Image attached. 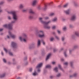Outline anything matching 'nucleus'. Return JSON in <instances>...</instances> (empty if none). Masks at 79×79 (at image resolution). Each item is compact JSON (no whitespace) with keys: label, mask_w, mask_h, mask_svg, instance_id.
<instances>
[{"label":"nucleus","mask_w":79,"mask_h":79,"mask_svg":"<svg viewBox=\"0 0 79 79\" xmlns=\"http://www.w3.org/2000/svg\"><path fill=\"white\" fill-rule=\"evenodd\" d=\"M8 32L9 35H10V37H11L13 38V39H15V38H16V35H15L13 34L12 33L10 32V31H9Z\"/></svg>","instance_id":"nucleus-9"},{"label":"nucleus","mask_w":79,"mask_h":79,"mask_svg":"<svg viewBox=\"0 0 79 79\" xmlns=\"http://www.w3.org/2000/svg\"><path fill=\"white\" fill-rule=\"evenodd\" d=\"M42 65H43V63H40L38 64L36 67V69H39L42 66Z\"/></svg>","instance_id":"nucleus-11"},{"label":"nucleus","mask_w":79,"mask_h":79,"mask_svg":"<svg viewBox=\"0 0 79 79\" xmlns=\"http://www.w3.org/2000/svg\"><path fill=\"white\" fill-rule=\"evenodd\" d=\"M70 66L72 69H74V61H71L70 62Z\"/></svg>","instance_id":"nucleus-10"},{"label":"nucleus","mask_w":79,"mask_h":79,"mask_svg":"<svg viewBox=\"0 0 79 79\" xmlns=\"http://www.w3.org/2000/svg\"><path fill=\"white\" fill-rule=\"evenodd\" d=\"M27 64H28V62H27V61H26L24 64V65H25V66H26L27 65Z\"/></svg>","instance_id":"nucleus-38"},{"label":"nucleus","mask_w":79,"mask_h":79,"mask_svg":"<svg viewBox=\"0 0 79 79\" xmlns=\"http://www.w3.org/2000/svg\"><path fill=\"white\" fill-rule=\"evenodd\" d=\"M23 37L24 38L22 39V37H19V39L21 42L23 41L24 42H26V40H27V35L26 34H24L23 35Z\"/></svg>","instance_id":"nucleus-5"},{"label":"nucleus","mask_w":79,"mask_h":79,"mask_svg":"<svg viewBox=\"0 0 79 79\" xmlns=\"http://www.w3.org/2000/svg\"><path fill=\"white\" fill-rule=\"evenodd\" d=\"M79 48V45L77 44H76L74 45L73 46V50H76L77 48Z\"/></svg>","instance_id":"nucleus-16"},{"label":"nucleus","mask_w":79,"mask_h":79,"mask_svg":"<svg viewBox=\"0 0 79 79\" xmlns=\"http://www.w3.org/2000/svg\"><path fill=\"white\" fill-rule=\"evenodd\" d=\"M66 27H64L63 28V31H66Z\"/></svg>","instance_id":"nucleus-45"},{"label":"nucleus","mask_w":79,"mask_h":79,"mask_svg":"<svg viewBox=\"0 0 79 79\" xmlns=\"http://www.w3.org/2000/svg\"><path fill=\"white\" fill-rule=\"evenodd\" d=\"M37 2V0H34V1H33L32 3V6H35V5H36Z\"/></svg>","instance_id":"nucleus-17"},{"label":"nucleus","mask_w":79,"mask_h":79,"mask_svg":"<svg viewBox=\"0 0 79 79\" xmlns=\"http://www.w3.org/2000/svg\"><path fill=\"white\" fill-rule=\"evenodd\" d=\"M57 51V49L54 48L53 49V52H56Z\"/></svg>","instance_id":"nucleus-50"},{"label":"nucleus","mask_w":79,"mask_h":79,"mask_svg":"<svg viewBox=\"0 0 79 79\" xmlns=\"http://www.w3.org/2000/svg\"><path fill=\"white\" fill-rule=\"evenodd\" d=\"M55 15V14L54 13H51L50 14V16H54Z\"/></svg>","instance_id":"nucleus-49"},{"label":"nucleus","mask_w":79,"mask_h":79,"mask_svg":"<svg viewBox=\"0 0 79 79\" xmlns=\"http://www.w3.org/2000/svg\"><path fill=\"white\" fill-rule=\"evenodd\" d=\"M55 37L57 40H60V38L59 37L57 36H55Z\"/></svg>","instance_id":"nucleus-43"},{"label":"nucleus","mask_w":79,"mask_h":79,"mask_svg":"<svg viewBox=\"0 0 79 79\" xmlns=\"http://www.w3.org/2000/svg\"><path fill=\"white\" fill-rule=\"evenodd\" d=\"M61 61L63 62H64L65 61L64 59L63 58L61 59Z\"/></svg>","instance_id":"nucleus-55"},{"label":"nucleus","mask_w":79,"mask_h":79,"mask_svg":"<svg viewBox=\"0 0 79 79\" xmlns=\"http://www.w3.org/2000/svg\"><path fill=\"white\" fill-rule=\"evenodd\" d=\"M13 64V65H16V59L15 58H13L12 59Z\"/></svg>","instance_id":"nucleus-21"},{"label":"nucleus","mask_w":79,"mask_h":79,"mask_svg":"<svg viewBox=\"0 0 79 79\" xmlns=\"http://www.w3.org/2000/svg\"><path fill=\"white\" fill-rule=\"evenodd\" d=\"M53 40H54V38H53V37L51 38L50 39V41H51V42H52V41H53Z\"/></svg>","instance_id":"nucleus-48"},{"label":"nucleus","mask_w":79,"mask_h":79,"mask_svg":"<svg viewBox=\"0 0 79 79\" xmlns=\"http://www.w3.org/2000/svg\"><path fill=\"white\" fill-rule=\"evenodd\" d=\"M51 55H52V54L50 53L48 54L47 57L46 58V61H47V60H48V59L50 57V56H51Z\"/></svg>","instance_id":"nucleus-22"},{"label":"nucleus","mask_w":79,"mask_h":79,"mask_svg":"<svg viewBox=\"0 0 79 79\" xmlns=\"http://www.w3.org/2000/svg\"><path fill=\"white\" fill-rule=\"evenodd\" d=\"M43 18H39V20L40 22L44 25V27L45 29H50V27L48 26V24L50 23H51L52 21H49L48 22L43 21Z\"/></svg>","instance_id":"nucleus-2"},{"label":"nucleus","mask_w":79,"mask_h":79,"mask_svg":"<svg viewBox=\"0 0 79 79\" xmlns=\"http://www.w3.org/2000/svg\"><path fill=\"white\" fill-rule=\"evenodd\" d=\"M29 70L30 72H32V68H30L29 69Z\"/></svg>","instance_id":"nucleus-51"},{"label":"nucleus","mask_w":79,"mask_h":79,"mask_svg":"<svg viewBox=\"0 0 79 79\" xmlns=\"http://www.w3.org/2000/svg\"><path fill=\"white\" fill-rule=\"evenodd\" d=\"M3 30V28H0V32H2Z\"/></svg>","instance_id":"nucleus-63"},{"label":"nucleus","mask_w":79,"mask_h":79,"mask_svg":"<svg viewBox=\"0 0 79 79\" xmlns=\"http://www.w3.org/2000/svg\"><path fill=\"white\" fill-rule=\"evenodd\" d=\"M41 2L42 3H43V4L44 5V6L43 8V10H44V11H46L47 9V5L45 3V2H44V0H42Z\"/></svg>","instance_id":"nucleus-8"},{"label":"nucleus","mask_w":79,"mask_h":79,"mask_svg":"<svg viewBox=\"0 0 79 79\" xmlns=\"http://www.w3.org/2000/svg\"><path fill=\"white\" fill-rule=\"evenodd\" d=\"M2 12H3V10L2 9V7L1 6H0V15Z\"/></svg>","instance_id":"nucleus-37"},{"label":"nucleus","mask_w":79,"mask_h":79,"mask_svg":"<svg viewBox=\"0 0 79 79\" xmlns=\"http://www.w3.org/2000/svg\"><path fill=\"white\" fill-rule=\"evenodd\" d=\"M57 33H58V34H60V31L58 30H57Z\"/></svg>","instance_id":"nucleus-57"},{"label":"nucleus","mask_w":79,"mask_h":79,"mask_svg":"<svg viewBox=\"0 0 79 79\" xmlns=\"http://www.w3.org/2000/svg\"><path fill=\"white\" fill-rule=\"evenodd\" d=\"M51 68V66L50 65H47L46 66V68Z\"/></svg>","instance_id":"nucleus-36"},{"label":"nucleus","mask_w":79,"mask_h":79,"mask_svg":"<svg viewBox=\"0 0 79 79\" xmlns=\"http://www.w3.org/2000/svg\"><path fill=\"white\" fill-rule=\"evenodd\" d=\"M35 48V44L34 43H32L30 44L28 47V48L29 50H32Z\"/></svg>","instance_id":"nucleus-7"},{"label":"nucleus","mask_w":79,"mask_h":79,"mask_svg":"<svg viewBox=\"0 0 79 79\" xmlns=\"http://www.w3.org/2000/svg\"><path fill=\"white\" fill-rule=\"evenodd\" d=\"M64 12L66 15H69V9H68L66 10H64Z\"/></svg>","instance_id":"nucleus-13"},{"label":"nucleus","mask_w":79,"mask_h":79,"mask_svg":"<svg viewBox=\"0 0 79 79\" xmlns=\"http://www.w3.org/2000/svg\"><path fill=\"white\" fill-rule=\"evenodd\" d=\"M40 44H41V42L40 40H38L37 42V47L39 48L40 47Z\"/></svg>","instance_id":"nucleus-23"},{"label":"nucleus","mask_w":79,"mask_h":79,"mask_svg":"<svg viewBox=\"0 0 79 79\" xmlns=\"http://www.w3.org/2000/svg\"><path fill=\"white\" fill-rule=\"evenodd\" d=\"M52 64H53L54 65V64H55V63H56V62L54 61H53L52 62Z\"/></svg>","instance_id":"nucleus-59"},{"label":"nucleus","mask_w":79,"mask_h":79,"mask_svg":"<svg viewBox=\"0 0 79 79\" xmlns=\"http://www.w3.org/2000/svg\"><path fill=\"white\" fill-rule=\"evenodd\" d=\"M22 11H23V12L24 13H25V12H26V11H27V10H22Z\"/></svg>","instance_id":"nucleus-56"},{"label":"nucleus","mask_w":79,"mask_h":79,"mask_svg":"<svg viewBox=\"0 0 79 79\" xmlns=\"http://www.w3.org/2000/svg\"><path fill=\"white\" fill-rule=\"evenodd\" d=\"M19 8H20V9L23 8H24V6H23V5L21 4V5H20Z\"/></svg>","instance_id":"nucleus-39"},{"label":"nucleus","mask_w":79,"mask_h":79,"mask_svg":"<svg viewBox=\"0 0 79 79\" xmlns=\"http://www.w3.org/2000/svg\"><path fill=\"white\" fill-rule=\"evenodd\" d=\"M41 55L42 56H44L46 54L45 51L44 49H42L41 50Z\"/></svg>","instance_id":"nucleus-12"},{"label":"nucleus","mask_w":79,"mask_h":79,"mask_svg":"<svg viewBox=\"0 0 79 79\" xmlns=\"http://www.w3.org/2000/svg\"><path fill=\"white\" fill-rule=\"evenodd\" d=\"M68 64V62H66L64 63H63L64 65H65V66H67Z\"/></svg>","instance_id":"nucleus-41"},{"label":"nucleus","mask_w":79,"mask_h":79,"mask_svg":"<svg viewBox=\"0 0 79 79\" xmlns=\"http://www.w3.org/2000/svg\"><path fill=\"white\" fill-rule=\"evenodd\" d=\"M47 73V69H45L44 70V73Z\"/></svg>","instance_id":"nucleus-58"},{"label":"nucleus","mask_w":79,"mask_h":79,"mask_svg":"<svg viewBox=\"0 0 79 79\" xmlns=\"http://www.w3.org/2000/svg\"><path fill=\"white\" fill-rule=\"evenodd\" d=\"M29 13H30L31 14L30 15H35V12L33 11V10H32L31 9L29 10Z\"/></svg>","instance_id":"nucleus-19"},{"label":"nucleus","mask_w":79,"mask_h":79,"mask_svg":"<svg viewBox=\"0 0 79 79\" xmlns=\"http://www.w3.org/2000/svg\"><path fill=\"white\" fill-rule=\"evenodd\" d=\"M73 49H70L69 50V55H71L72 54V53H73Z\"/></svg>","instance_id":"nucleus-33"},{"label":"nucleus","mask_w":79,"mask_h":79,"mask_svg":"<svg viewBox=\"0 0 79 79\" xmlns=\"http://www.w3.org/2000/svg\"><path fill=\"white\" fill-rule=\"evenodd\" d=\"M58 68L60 69V70H61L63 73H64V69H63V68L61 67V66L60 64H59L58 65Z\"/></svg>","instance_id":"nucleus-18"},{"label":"nucleus","mask_w":79,"mask_h":79,"mask_svg":"<svg viewBox=\"0 0 79 79\" xmlns=\"http://www.w3.org/2000/svg\"><path fill=\"white\" fill-rule=\"evenodd\" d=\"M61 39L62 41H64V39H65V37L64 36L62 37Z\"/></svg>","instance_id":"nucleus-40"},{"label":"nucleus","mask_w":79,"mask_h":79,"mask_svg":"<svg viewBox=\"0 0 79 79\" xmlns=\"http://www.w3.org/2000/svg\"><path fill=\"white\" fill-rule=\"evenodd\" d=\"M56 76L57 77H60V76H61V74L60 73H58L56 75Z\"/></svg>","instance_id":"nucleus-34"},{"label":"nucleus","mask_w":79,"mask_h":79,"mask_svg":"<svg viewBox=\"0 0 79 79\" xmlns=\"http://www.w3.org/2000/svg\"><path fill=\"white\" fill-rule=\"evenodd\" d=\"M27 60V56H26L25 57H24L23 58V61H26V60Z\"/></svg>","instance_id":"nucleus-29"},{"label":"nucleus","mask_w":79,"mask_h":79,"mask_svg":"<svg viewBox=\"0 0 79 79\" xmlns=\"http://www.w3.org/2000/svg\"><path fill=\"white\" fill-rule=\"evenodd\" d=\"M77 16L76 14H73L72 16H71L70 19V21H72L73 22H74V21H75L76 20Z\"/></svg>","instance_id":"nucleus-6"},{"label":"nucleus","mask_w":79,"mask_h":79,"mask_svg":"<svg viewBox=\"0 0 79 79\" xmlns=\"http://www.w3.org/2000/svg\"><path fill=\"white\" fill-rule=\"evenodd\" d=\"M74 34L77 36L79 37V31H75L74 32Z\"/></svg>","instance_id":"nucleus-15"},{"label":"nucleus","mask_w":79,"mask_h":79,"mask_svg":"<svg viewBox=\"0 0 79 79\" xmlns=\"http://www.w3.org/2000/svg\"><path fill=\"white\" fill-rule=\"evenodd\" d=\"M52 22H56V21H57V18L55 17L52 19Z\"/></svg>","instance_id":"nucleus-25"},{"label":"nucleus","mask_w":79,"mask_h":79,"mask_svg":"<svg viewBox=\"0 0 79 79\" xmlns=\"http://www.w3.org/2000/svg\"><path fill=\"white\" fill-rule=\"evenodd\" d=\"M28 18L29 20H32V19H33L34 18V15H30L29 16Z\"/></svg>","instance_id":"nucleus-14"},{"label":"nucleus","mask_w":79,"mask_h":79,"mask_svg":"<svg viewBox=\"0 0 79 79\" xmlns=\"http://www.w3.org/2000/svg\"><path fill=\"white\" fill-rule=\"evenodd\" d=\"M1 54L2 55V56H4V54L3 53V52H2V51L1 52Z\"/></svg>","instance_id":"nucleus-60"},{"label":"nucleus","mask_w":79,"mask_h":79,"mask_svg":"<svg viewBox=\"0 0 79 79\" xmlns=\"http://www.w3.org/2000/svg\"><path fill=\"white\" fill-rule=\"evenodd\" d=\"M54 71L56 72L57 73L58 71V68L57 67H56L54 69Z\"/></svg>","instance_id":"nucleus-31"},{"label":"nucleus","mask_w":79,"mask_h":79,"mask_svg":"<svg viewBox=\"0 0 79 79\" xmlns=\"http://www.w3.org/2000/svg\"><path fill=\"white\" fill-rule=\"evenodd\" d=\"M76 36H77L74 34L72 35L71 37L73 39H75L76 38Z\"/></svg>","instance_id":"nucleus-27"},{"label":"nucleus","mask_w":79,"mask_h":79,"mask_svg":"<svg viewBox=\"0 0 79 79\" xmlns=\"http://www.w3.org/2000/svg\"><path fill=\"white\" fill-rule=\"evenodd\" d=\"M73 77H77V73H75L73 74Z\"/></svg>","instance_id":"nucleus-30"},{"label":"nucleus","mask_w":79,"mask_h":79,"mask_svg":"<svg viewBox=\"0 0 79 79\" xmlns=\"http://www.w3.org/2000/svg\"><path fill=\"white\" fill-rule=\"evenodd\" d=\"M35 34L37 37L40 38H43L45 37L44 31L41 30H36L35 31Z\"/></svg>","instance_id":"nucleus-3"},{"label":"nucleus","mask_w":79,"mask_h":79,"mask_svg":"<svg viewBox=\"0 0 79 79\" xmlns=\"http://www.w3.org/2000/svg\"><path fill=\"white\" fill-rule=\"evenodd\" d=\"M5 76V73H4L0 75V78H3Z\"/></svg>","instance_id":"nucleus-26"},{"label":"nucleus","mask_w":79,"mask_h":79,"mask_svg":"<svg viewBox=\"0 0 79 79\" xmlns=\"http://www.w3.org/2000/svg\"><path fill=\"white\" fill-rule=\"evenodd\" d=\"M4 51H5L6 53L8 52V50H7V49H6L5 48H4Z\"/></svg>","instance_id":"nucleus-47"},{"label":"nucleus","mask_w":79,"mask_h":79,"mask_svg":"<svg viewBox=\"0 0 79 79\" xmlns=\"http://www.w3.org/2000/svg\"><path fill=\"white\" fill-rule=\"evenodd\" d=\"M9 54L10 56H13V54L12 53V52H9Z\"/></svg>","instance_id":"nucleus-44"},{"label":"nucleus","mask_w":79,"mask_h":79,"mask_svg":"<svg viewBox=\"0 0 79 79\" xmlns=\"http://www.w3.org/2000/svg\"><path fill=\"white\" fill-rule=\"evenodd\" d=\"M69 27L71 28H73V26L71 24L70 25Z\"/></svg>","instance_id":"nucleus-53"},{"label":"nucleus","mask_w":79,"mask_h":79,"mask_svg":"<svg viewBox=\"0 0 79 79\" xmlns=\"http://www.w3.org/2000/svg\"><path fill=\"white\" fill-rule=\"evenodd\" d=\"M3 61L4 63H6V60L5 59H3Z\"/></svg>","instance_id":"nucleus-35"},{"label":"nucleus","mask_w":79,"mask_h":79,"mask_svg":"<svg viewBox=\"0 0 79 79\" xmlns=\"http://www.w3.org/2000/svg\"><path fill=\"white\" fill-rule=\"evenodd\" d=\"M73 5L75 8H77L79 6V4L77 2H74Z\"/></svg>","instance_id":"nucleus-20"},{"label":"nucleus","mask_w":79,"mask_h":79,"mask_svg":"<svg viewBox=\"0 0 79 79\" xmlns=\"http://www.w3.org/2000/svg\"><path fill=\"white\" fill-rule=\"evenodd\" d=\"M38 73L36 72V71H35L34 73H33L32 75L33 76H36V75H38Z\"/></svg>","instance_id":"nucleus-28"},{"label":"nucleus","mask_w":79,"mask_h":79,"mask_svg":"<svg viewBox=\"0 0 79 79\" xmlns=\"http://www.w3.org/2000/svg\"><path fill=\"white\" fill-rule=\"evenodd\" d=\"M68 5H69V4L67 3L64 5L63 6V7L64 8H67V7H68Z\"/></svg>","instance_id":"nucleus-24"},{"label":"nucleus","mask_w":79,"mask_h":79,"mask_svg":"<svg viewBox=\"0 0 79 79\" xmlns=\"http://www.w3.org/2000/svg\"><path fill=\"white\" fill-rule=\"evenodd\" d=\"M55 27H56L55 26H54L52 27V29H55Z\"/></svg>","instance_id":"nucleus-62"},{"label":"nucleus","mask_w":79,"mask_h":79,"mask_svg":"<svg viewBox=\"0 0 79 79\" xmlns=\"http://www.w3.org/2000/svg\"><path fill=\"white\" fill-rule=\"evenodd\" d=\"M8 19H9V20H11V18L10 16H8Z\"/></svg>","instance_id":"nucleus-52"},{"label":"nucleus","mask_w":79,"mask_h":79,"mask_svg":"<svg viewBox=\"0 0 79 79\" xmlns=\"http://www.w3.org/2000/svg\"><path fill=\"white\" fill-rule=\"evenodd\" d=\"M8 14H11L12 16V19L13 21H12L9 24H5L3 25V26L6 28H8L10 30H12L13 29V24L15 23L18 20V16L16 14V12L14 11H7Z\"/></svg>","instance_id":"nucleus-1"},{"label":"nucleus","mask_w":79,"mask_h":79,"mask_svg":"<svg viewBox=\"0 0 79 79\" xmlns=\"http://www.w3.org/2000/svg\"><path fill=\"white\" fill-rule=\"evenodd\" d=\"M17 69H19V68H20V66L19 65L17 66Z\"/></svg>","instance_id":"nucleus-64"},{"label":"nucleus","mask_w":79,"mask_h":79,"mask_svg":"<svg viewBox=\"0 0 79 79\" xmlns=\"http://www.w3.org/2000/svg\"><path fill=\"white\" fill-rule=\"evenodd\" d=\"M38 69L37 70V72L38 73H40V69Z\"/></svg>","instance_id":"nucleus-61"},{"label":"nucleus","mask_w":79,"mask_h":79,"mask_svg":"<svg viewBox=\"0 0 79 79\" xmlns=\"http://www.w3.org/2000/svg\"><path fill=\"white\" fill-rule=\"evenodd\" d=\"M54 76H51L50 77V79H53V78H54Z\"/></svg>","instance_id":"nucleus-54"},{"label":"nucleus","mask_w":79,"mask_h":79,"mask_svg":"<svg viewBox=\"0 0 79 79\" xmlns=\"http://www.w3.org/2000/svg\"><path fill=\"white\" fill-rule=\"evenodd\" d=\"M64 56L65 57H67V54H66V52H64Z\"/></svg>","instance_id":"nucleus-42"},{"label":"nucleus","mask_w":79,"mask_h":79,"mask_svg":"<svg viewBox=\"0 0 79 79\" xmlns=\"http://www.w3.org/2000/svg\"><path fill=\"white\" fill-rule=\"evenodd\" d=\"M3 3H4V2L3 1H1L0 2V5H2Z\"/></svg>","instance_id":"nucleus-46"},{"label":"nucleus","mask_w":79,"mask_h":79,"mask_svg":"<svg viewBox=\"0 0 79 79\" xmlns=\"http://www.w3.org/2000/svg\"><path fill=\"white\" fill-rule=\"evenodd\" d=\"M41 41L43 43V45H45V43L43 40H41Z\"/></svg>","instance_id":"nucleus-32"},{"label":"nucleus","mask_w":79,"mask_h":79,"mask_svg":"<svg viewBox=\"0 0 79 79\" xmlns=\"http://www.w3.org/2000/svg\"><path fill=\"white\" fill-rule=\"evenodd\" d=\"M11 47L13 49L17 48H18V44L16 42L12 41L11 43Z\"/></svg>","instance_id":"nucleus-4"}]
</instances>
